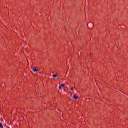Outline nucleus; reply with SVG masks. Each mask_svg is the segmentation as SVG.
Listing matches in <instances>:
<instances>
[{
    "instance_id": "1",
    "label": "nucleus",
    "mask_w": 128,
    "mask_h": 128,
    "mask_svg": "<svg viewBox=\"0 0 128 128\" xmlns=\"http://www.w3.org/2000/svg\"><path fill=\"white\" fill-rule=\"evenodd\" d=\"M32 70L33 72H38V70H40V69L38 68H36V67H33Z\"/></svg>"
},
{
    "instance_id": "2",
    "label": "nucleus",
    "mask_w": 128,
    "mask_h": 128,
    "mask_svg": "<svg viewBox=\"0 0 128 128\" xmlns=\"http://www.w3.org/2000/svg\"><path fill=\"white\" fill-rule=\"evenodd\" d=\"M75 100H78V96L74 94L73 96Z\"/></svg>"
},
{
    "instance_id": "3",
    "label": "nucleus",
    "mask_w": 128,
    "mask_h": 128,
    "mask_svg": "<svg viewBox=\"0 0 128 128\" xmlns=\"http://www.w3.org/2000/svg\"><path fill=\"white\" fill-rule=\"evenodd\" d=\"M57 76H58V75H57L56 74H54L52 75V76H53L54 78H56Z\"/></svg>"
},
{
    "instance_id": "4",
    "label": "nucleus",
    "mask_w": 128,
    "mask_h": 128,
    "mask_svg": "<svg viewBox=\"0 0 128 128\" xmlns=\"http://www.w3.org/2000/svg\"><path fill=\"white\" fill-rule=\"evenodd\" d=\"M0 128H4V126H2V124L1 122H0Z\"/></svg>"
},
{
    "instance_id": "5",
    "label": "nucleus",
    "mask_w": 128,
    "mask_h": 128,
    "mask_svg": "<svg viewBox=\"0 0 128 128\" xmlns=\"http://www.w3.org/2000/svg\"><path fill=\"white\" fill-rule=\"evenodd\" d=\"M65 84H61L60 86L62 87V88H64V86Z\"/></svg>"
},
{
    "instance_id": "6",
    "label": "nucleus",
    "mask_w": 128,
    "mask_h": 128,
    "mask_svg": "<svg viewBox=\"0 0 128 128\" xmlns=\"http://www.w3.org/2000/svg\"><path fill=\"white\" fill-rule=\"evenodd\" d=\"M70 90H74V87H72V88H70Z\"/></svg>"
},
{
    "instance_id": "7",
    "label": "nucleus",
    "mask_w": 128,
    "mask_h": 128,
    "mask_svg": "<svg viewBox=\"0 0 128 128\" xmlns=\"http://www.w3.org/2000/svg\"><path fill=\"white\" fill-rule=\"evenodd\" d=\"M58 88L60 89L62 88V86L60 85L59 86Z\"/></svg>"
},
{
    "instance_id": "8",
    "label": "nucleus",
    "mask_w": 128,
    "mask_h": 128,
    "mask_svg": "<svg viewBox=\"0 0 128 128\" xmlns=\"http://www.w3.org/2000/svg\"><path fill=\"white\" fill-rule=\"evenodd\" d=\"M91 24H92V26L91 28H92V26H94V24L91 23Z\"/></svg>"
},
{
    "instance_id": "9",
    "label": "nucleus",
    "mask_w": 128,
    "mask_h": 128,
    "mask_svg": "<svg viewBox=\"0 0 128 128\" xmlns=\"http://www.w3.org/2000/svg\"><path fill=\"white\" fill-rule=\"evenodd\" d=\"M90 56H92V54L91 53H90Z\"/></svg>"
}]
</instances>
